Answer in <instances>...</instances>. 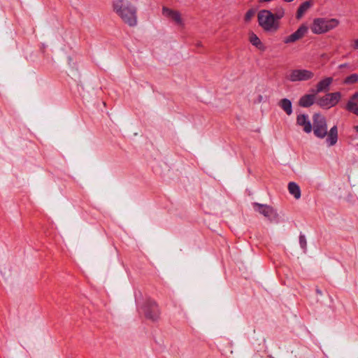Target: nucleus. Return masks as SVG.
<instances>
[{"label": "nucleus", "instance_id": "obj_17", "mask_svg": "<svg viewBox=\"0 0 358 358\" xmlns=\"http://www.w3.org/2000/svg\"><path fill=\"white\" fill-rule=\"evenodd\" d=\"M339 24V20L336 18H325V30L326 33L335 29Z\"/></svg>", "mask_w": 358, "mask_h": 358}, {"label": "nucleus", "instance_id": "obj_3", "mask_svg": "<svg viewBox=\"0 0 358 358\" xmlns=\"http://www.w3.org/2000/svg\"><path fill=\"white\" fill-rule=\"evenodd\" d=\"M259 25L268 32H275L280 27V22H277L273 13L266 9L261 10L257 14Z\"/></svg>", "mask_w": 358, "mask_h": 358}, {"label": "nucleus", "instance_id": "obj_29", "mask_svg": "<svg viewBox=\"0 0 358 358\" xmlns=\"http://www.w3.org/2000/svg\"><path fill=\"white\" fill-rule=\"evenodd\" d=\"M346 66H347L346 64H343L340 65V68H344V67H346Z\"/></svg>", "mask_w": 358, "mask_h": 358}, {"label": "nucleus", "instance_id": "obj_31", "mask_svg": "<svg viewBox=\"0 0 358 358\" xmlns=\"http://www.w3.org/2000/svg\"><path fill=\"white\" fill-rule=\"evenodd\" d=\"M284 1H286V2H292V1H293L294 0H284Z\"/></svg>", "mask_w": 358, "mask_h": 358}, {"label": "nucleus", "instance_id": "obj_10", "mask_svg": "<svg viewBox=\"0 0 358 358\" xmlns=\"http://www.w3.org/2000/svg\"><path fill=\"white\" fill-rule=\"evenodd\" d=\"M296 124L300 127H303V131L307 134L310 133L312 131V124L310 122L307 115H299L296 117Z\"/></svg>", "mask_w": 358, "mask_h": 358}, {"label": "nucleus", "instance_id": "obj_21", "mask_svg": "<svg viewBox=\"0 0 358 358\" xmlns=\"http://www.w3.org/2000/svg\"><path fill=\"white\" fill-rule=\"evenodd\" d=\"M300 38H299V36H297V34H296V32L292 34L291 35L287 36L286 38H284V43H294L296 42V41L299 40Z\"/></svg>", "mask_w": 358, "mask_h": 358}, {"label": "nucleus", "instance_id": "obj_15", "mask_svg": "<svg viewBox=\"0 0 358 358\" xmlns=\"http://www.w3.org/2000/svg\"><path fill=\"white\" fill-rule=\"evenodd\" d=\"M358 91L356 92L350 99L347 105L346 109L349 111L353 110L354 108L358 107Z\"/></svg>", "mask_w": 358, "mask_h": 358}, {"label": "nucleus", "instance_id": "obj_11", "mask_svg": "<svg viewBox=\"0 0 358 358\" xmlns=\"http://www.w3.org/2000/svg\"><path fill=\"white\" fill-rule=\"evenodd\" d=\"M333 81V78L331 77L326 78L320 81L316 87V90L314 91L315 94L327 92L329 90V87Z\"/></svg>", "mask_w": 358, "mask_h": 358}, {"label": "nucleus", "instance_id": "obj_27", "mask_svg": "<svg viewBox=\"0 0 358 358\" xmlns=\"http://www.w3.org/2000/svg\"><path fill=\"white\" fill-rule=\"evenodd\" d=\"M263 99V96L262 95H259L258 96V102H261Z\"/></svg>", "mask_w": 358, "mask_h": 358}, {"label": "nucleus", "instance_id": "obj_30", "mask_svg": "<svg viewBox=\"0 0 358 358\" xmlns=\"http://www.w3.org/2000/svg\"><path fill=\"white\" fill-rule=\"evenodd\" d=\"M355 130L358 132V125L354 127Z\"/></svg>", "mask_w": 358, "mask_h": 358}, {"label": "nucleus", "instance_id": "obj_4", "mask_svg": "<svg viewBox=\"0 0 358 358\" xmlns=\"http://www.w3.org/2000/svg\"><path fill=\"white\" fill-rule=\"evenodd\" d=\"M314 73L307 69H292L289 71L287 78L291 82H302L312 79Z\"/></svg>", "mask_w": 358, "mask_h": 358}, {"label": "nucleus", "instance_id": "obj_16", "mask_svg": "<svg viewBox=\"0 0 358 358\" xmlns=\"http://www.w3.org/2000/svg\"><path fill=\"white\" fill-rule=\"evenodd\" d=\"M312 3L309 1L303 2L298 8L296 17L301 18L303 14L311 7Z\"/></svg>", "mask_w": 358, "mask_h": 358}, {"label": "nucleus", "instance_id": "obj_13", "mask_svg": "<svg viewBox=\"0 0 358 358\" xmlns=\"http://www.w3.org/2000/svg\"><path fill=\"white\" fill-rule=\"evenodd\" d=\"M278 106L286 113L287 115H290L292 113V102L288 99H282L279 103Z\"/></svg>", "mask_w": 358, "mask_h": 358}, {"label": "nucleus", "instance_id": "obj_7", "mask_svg": "<svg viewBox=\"0 0 358 358\" xmlns=\"http://www.w3.org/2000/svg\"><path fill=\"white\" fill-rule=\"evenodd\" d=\"M144 314L146 318L156 321L159 316V311L157 303L152 300L146 301L144 306Z\"/></svg>", "mask_w": 358, "mask_h": 358}, {"label": "nucleus", "instance_id": "obj_23", "mask_svg": "<svg viewBox=\"0 0 358 358\" xmlns=\"http://www.w3.org/2000/svg\"><path fill=\"white\" fill-rule=\"evenodd\" d=\"M255 10H253V9H250V10H249L246 13V14H245V20L246 22H249V21H250V20L253 17V16L255 15Z\"/></svg>", "mask_w": 358, "mask_h": 358}, {"label": "nucleus", "instance_id": "obj_8", "mask_svg": "<svg viewBox=\"0 0 358 358\" xmlns=\"http://www.w3.org/2000/svg\"><path fill=\"white\" fill-rule=\"evenodd\" d=\"M162 14L171 19L172 21H173L176 24L178 25L182 24V19L181 17L180 13L175 10L170 9L166 7H163L162 8Z\"/></svg>", "mask_w": 358, "mask_h": 358}, {"label": "nucleus", "instance_id": "obj_26", "mask_svg": "<svg viewBox=\"0 0 358 358\" xmlns=\"http://www.w3.org/2000/svg\"><path fill=\"white\" fill-rule=\"evenodd\" d=\"M353 47L355 49H358V39H356L355 41Z\"/></svg>", "mask_w": 358, "mask_h": 358}, {"label": "nucleus", "instance_id": "obj_2", "mask_svg": "<svg viewBox=\"0 0 358 358\" xmlns=\"http://www.w3.org/2000/svg\"><path fill=\"white\" fill-rule=\"evenodd\" d=\"M113 11L129 27L137 24V8L128 0H115L113 3Z\"/></svg>", "mask_w": 358, "mask_h": 358}, {"label": "nucleus", "instance_id": "obj_12", "mask_svg": "<svg viewBox=\"0 0 358 358\" xmlns=\"http://www.w3.org/2000/svg\"><path fill=\"white\" fill-rule=\"evenodd\" d=\"M315 93L313 94H305L299 99V104L301 107H309L313 104L315 99Z\"/></svg>", "mask_w": 358, "mask_h": 358}, {"label": "nucleus", "instance_id": "obj_28", "mask_svg": "<svg viewBox=\"0 0 358 358\" xmlns=\"http://www.w3.org/2000/svg\"><path fill=\"white\" fill-rule=\"evenodd\" d=\"M316 292H317V294H320V295H322V291H321L320 289H316Z\"/></svg>", "mask_w": 358, "mask_h": 358}, {"label": "nucleus", "instance_id": "obj_25", "mask_svg": "<svg viewBox=\"0 0 358 358\" xmlns=\"http://www.w3.org/2000/svg\"><path fill=\"white\" fill-rule=\"evenodd\" d=\"M350 112L358 115V106L357 108H354L353 110H350Z\"/></svg>", "mask_w": 358, "mask_h": 358}, {"label": "nucleus", "instance_id": "obj_24", "mask_svg": "<svg viewBox=\"0 0 358 358\" xmlns=\"http://www.w3.org/2000/svg\"><path fill=\"white\" fill-rule=\"evenodd\" d=\"M299 243L302 248H305L306 246V239L305 236L301 235L299 236Z\"/></svg>", "mask_w": 358, "mask_h": 358}, {"label": "nucleus", "instance_id": "obj_20", "mask_svg": "<svg viewBox=\"0 0 358 358\" xmlns=\"http://www.w3.org/2000/svg\"><path fill=\"white\" fill-rule=\"evenodd\" d=\"M308 31V27L305 24H302L299 27V28L295 31L299 38H302Z\"/></svg>", "mask_w": 358, "mask_h": 358}, {"label": "nucleus", "instance_id": "obj_1", "mask_svg": "<svg viewBox=\"0 0 358 358\" xmlns=\"http://www.w3.org/2000/svg\"><path fill=\"white\" fill-rule=\"evenodd\" d=\"M313 129L315 136L319 138H324L327 136L326 141L329 146L334 145L338 141V129L336 126L331 128L327 131V124L326 118L319 114L315 113L313 115Z\"/></svg>", "mask_w": 358, "mask_h": 358}, {"label": "nucleus", "instance_id": "obj_9", "mask_svg": "<svg viewBox=\"0 0 358 358\" xmlns=\"http://www.w3.org/2000/svg\"><path fill=\"white\" fill-rule=\"evenodd\" d=\"M310 29L313 34H322L326 33L325 30V18H315L312 25L310 26Z\"/></svg>", "mask_w": 358, "mask_h": 358}, {"label": "nucleus", "instance_id": "obj_6", "mask_svg": "<svg viewBox=\"0 0 358 358\" xmlns=\"http://www.w3.org/2000/svg\"><path fill=\"white\" fill-rule=\"evenodd\" d=\"M252 206L255 211L263 215L271 222L278 216L276 211L270 206L254 203Z\"/></svg>", "mask_w": 358, "mask_h": 358}, {"label": "nucleus", "instance_id": "obj_18", "mask_svg": "<svg viewBox=\"0 0 358 358\" xmlns=\"http://www.w3.org/2000/svg\"><path fill=\"white\" fill-rule=\"evenodd\" d=\"M250 41L253 45L258 48L259 49H260V50L263 49V45L262 44V42L256 34H255L253 33L250 34Z\"/></svg>", "mask_w": 358, "mask_h": 358}, {"label": "nucleus", "instance_id": "obj_14", "mask_svg": "<svg viewBox=\"0 0 358 358\" xmlns=\"http://www.w3.org/2000/svg\"><path fill=\"white\" fill-rule=\"evenodd\" d=\"M288 190L289 194L294 196L296 199L301 197V189L299 186L294 182H290L288 184Z\"/></svg>", "mask_w": 358, "mask_h": 358}, {"label": "nucleus", "instance_id": "obj_5", "mask_svg": "<svg viewBox=\"0 0 358 358\" xmlns=\"http://www.w3.org/2000/svg\"><path fill=\"white\" fill-rule=\"evenodd\" d=\"M341 97L340 92L329 93L325 96L318 99L317 104L322 108H329L336 106Z\"/></svg>", "mask_w": 358, "mask_h": 358}, {"label": "nucleus", "instance_id": "obj_22", "mask_svg": "<svg viewBox=\"0 0 358 358\" xmlns=\"http://www.w3.org/2000/svg\"><path fill=\"white\" fill-rule=\"evenodd\" d=\"M358 81V74L357 73H353V74H351L350 76H348L345 80H344V83L345 84H353V83H355Z\"/></svg>", "mask_w": 358, "mask_h": 358}, {"label": "nucleus", "instance_id": "obj_19", "mask_svg": "<svg viewBox=\"0 0 358 358\" xmlns=\"http://www.w3.org/2000/svg\"><path fill=\"white\" fill-rule=\"evenodd\" d=\"M273 13L277 22H280V20L285 15V9L282 7H278Z\"/></svg>", "mask_w": 358, "mask_h": 358}]
</instances>
